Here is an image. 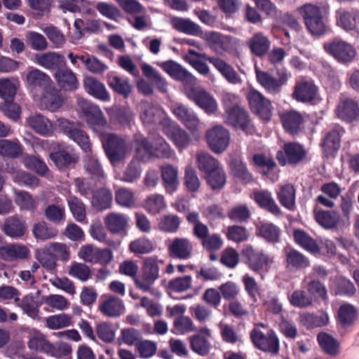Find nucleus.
Returning <instances> with one entry per match:
<instances>
[{"mask_svg":"<svg viewBox=\"0 0 359 359\" xmlns=\"http://www.w3.org/2000/svg\"><path fill=\"white\" fill-rule=\"evenodd\" d=\"M89 232L90 236L94 239H96L100 242L104 243L107 245L114 249H116L118 246L117 242L110 239H107V235L106 233L105 229L100 222L91 224Z\"/></svg>","mask_w":359,"mask_h":359,"instance_id":"56","label":"nucleus"},{"mask_svg":"<svg viewBox=\"0 0 359 359\" xmlns=\"http://www.w3.org/2000/svg\"><path fill=\"white\" fill-rule=\"evenodd\" d=\"M153 141L150 142L147 138H142L135 141V158L140 161L146 162L152 157Z\"/></svg>","mask_w":359,"mask_h":359,"instance_id":"51","label":"nucleus"},{"mask_svg":"<svg viewBox=\"0 0 359 359\" xmlns=\"http://www.w3.org/2000/svg\"><path fill=\"white\" fill-rule=\"evenodd\" d=\"M278 201L280 204L290 210H293L296 207V189L292 184H286L280 187L277 192Z\"/></svg>","mask_w":359,"mask_h":359,"instance_id":"31","label":"nucleus"},{"mask_svg":"<svg viewBox=\"0 0 359 359\" xmlns=\"http://www.w3.org/2000/svg\"><path fill=\"white\" fill-rule=\"evenodd\" d=\"M74 27L78 31L76 39H81L85 32L97 33L100 30V24L97 20L76 19L74 23Z\"/></svg>","mask_w":359,"mask_h":359,"instance_id":"52","label":"nucleus"},{"mask_svg":"<svg viewBox=\"0 0 359 359\" xmlns=\"http://www.w3.org/2000/svg\"><path fill=\"white\" fill-rule=\"evenodd\" d=\"M319 346L327 354L335 356L339 353V344L331 334L326 332H320L317 335Z\"/></svg>","mask_w":359,"mask_h":359,"instance_id":"40","label":"nucleus"},{"mask_svg":"<svg viewBox=\"0 0 359 359\" xmlns=\"http://www.w3.org/2000/svg\"><path fill=\"white\" fill-rule=\"evenodd\" d=\"M330 5L306 3L297 7L308 32L314 37H321L330 31L328 18Z\"/></svg>","mask_w":359,"mask_h":359,"instance_id":"1","label":"nucleus"},{"mask_svg":"<svg viewBox=\"0 0 359 359\" xmlns=\"http://www.w3.org/2000/svg\"><path fill=\"white\" fill-rule=\"evenodd\" d=\"M124 309L122 300L114 296L109 297L100 306V311L108 317H117L121 314Z\"/></svg>","mask_w":359,"mask_h":359,"instance_id":"37","label":"nucleus"},{"mask_svg":"<svg viewBox=\"0 0 359 359\" xmlns=\"http://www.w3.org/2000/svg\"><path fill=\"white\" fill-rule=\"evenodd\" d=\"M278 78L272 76L266 72L256 70V77L262 88L271 94H278L281 91V88L285 85L290 74L285 68L277 69Z\"/></svg>","mask_w":359,"mask_h":359,"instance_id":"11","label":"nucleus"},{"mask_svg":"<svg viewBox=\"0 0 359 359\" xmlns=\"http://www.w3.org/2000/svg\"><path fill=\"white\" fill-rule=\"evenodd\" d=\"M159 266L156 257H147L144 260L141 274L135 277L136 287L144 292H149L151 285L158 278Z\"/></svg>","mask_w":359,"mask_h":359,"instance_id":"7","label":"nucleus"},{"mask_svg":"<svg viewBox=\"0 0 359 359\" xmlns=\"http://www.w3.org/2000/svg\"><path fill=\"white\" fill-rule=\"evenodd\" d=\"M301 322L307 330H313L326 326L329 323V316L324 312L318 314L306 313L301 316Z\"/></svg>","mask_w":359,"mask_h":359,"instance_id":"39","label":"nucleus"},{"mask_svg":"<svg viewBox=\"0 0 359 359\" xmlns=\"http://www.w3.org/2000/svg\"><path fill=\"white\" fill-rule=\"evenodd\" d=\"M208 61L215 67L228 82L238 83L241 81L238 74L224 60L219 57H212V58H208Z\"/></svg>","mask_w":359,"mask_h":359,"instance_id":"27","label":"nucleus"},{"mask_svg":"<svg viewBox=\"0 0 359 359\" xmlns=\"http://www.w3.org/2000/svg\"><path fill=\"white\" fill-rule=\"evenodd\" d=\"M46 325L51 330H59L72 325V317L65 313L53 315L45 319Z\"/></svg>","mask_w":359,"mask_h":359,"instance_id":"55","label":"nucleus"},{"mask_svg":"<svg viewBox=\"0 0 359 359\" xmlns=\"http://www.w3.org/2000/svg\"><path fill=\"white\" fill-rule=\"evenodd\" d=\"M318 88L312 79L297 81L292 93L293 97L301 103H313L318 95Z\"/></svg>","mask_w":359,"mask_h":359,"instance_id":"14","label":"nucleus"},{"mask_svg":"<svg viewBox=\"0 0 359 359\" xmlns=\"http://www.w3.org/2000/svg\"><path fill=\"white\" fill-rule=\"evenodd\" d=\"M345 129L339 124L331 125L321 139L320 147L326 156H333L341 147V138Z\"/></svg>","mask_w":359,"mask_h":359,"instance_id":"12","label":"nucleus"},{"mask_svg":"<svg viewBox=\"0 0 359 359\" xmlns=\"http://www.w3.org/2000/svg\"><path fill=\"white\" fill-rule=\"evenodd\" d=\"M85 168L92 180L102 183V181L104 179V172L97 159L89 157L85 162Z\"/></svg>","mask_w":359,"mask_h":359,"instance_id":"59","label":"nucleus"},{"mask_svg":"<svg viewBox=\"0 0 359 359\" xmlns=\"http://www.w3.org/2000/svg\"><path fill=\"white\" fill-rule=\"evenodd\" d=\"M243 262L256 274L266 273L273 263V257L264 250L255 248L252 245L243 247L241 252Z\"/></svg>","mask_w":359,"mask_h":359,"instance_id":"3","label":"nucleus"},{"mask_svg":"<svg viewBox=\"0 0 359 359\" xmlns=\"http://www.w3.org/2000/svg\"><path fill=\"white\" fill-rule=\"evenodd\" d=\"M293 238L296 244L312 254H318L320 248L317 242L306 231L302 229H294Z\"/></svg>","mask_w":359,"mask_h":359,"instance_id":"28","label":"nucleus"},{"mask_svg":"<svg viewBox=\"0 0 359 359\" xmlns=\"http://www.w3.org/2000/svg\"><path fill=\"white\" fill-rule=\"evenodd\" d=\"M113 121L123 126H129L133 118V114L130 108L121 107L115 109L111 114Z\"/></svg>","mask_w":359,"mask_h":359,"instance_id":"62","label":"nucleus"},{"mask_svg":"<svg viewBox=\"0 0 359 359\" xmlns=\"http://www.w3.org/2000/svg\"><path fill=\"white\" fill-rule=\"evenodd\" d=\"M208 47L217 54H222L226 50L229 37L219 32H210L205 34Z\"/></svg>","mask_w":359,"mask_h":359,"instance_id":"35","label":"nucleus"},{"mask_svg":"<svg viewBox=\"0 0 359 359\" xmlns=\"http://www.w3.org/2000/svg\"><path fill=\"white\" fill-rule=\"evenodd\" d=\"M251 198L264 209L275 216L280 215L281 210L272 196V193L267 189H259L253 191Z\"/></svg>","mask_w":359,"mask_h":359,"instance_id":"18","label":"nucleus"},{"mask_svg":"<svg viewBox=\"0 0 359 359\" xmlns=\"http://www.w3.org/2000/svg\"><path fill=\"white\" fill-rule=\"evenodd\" d=\"M129 218L122 213L111 212L104 218L107 229L112 234H122L126 231Z\"/></svg>","mask_w":359,"mask_h":359,"instance_id":"22","label":"nucleus"},{"mask_svg":"<svg viewBox=\"0 0 359 359\" xmlns=\"http://www.w3.org/2000/svg\"><path fill=\"white\" fill-rule=\"evenodd\" d=\"M181 122L193 135H196L199 121L194 111L181 105Z\"/></svg>","mask_w":359,"mask_h":359,"instance_id":"57","label":"nucleus"},{"mask_svg":"<svg viewBox=\"0 0 359 359\" xmlns=\"http://www.w3.org/2000/svg\"><path fill=\"white\" fill-rule=\"evenodd\" d=\"M262 304L266 310L274 315H278L282 311V304L278 296L274 292H268L266 294L261 297Z\"/></svg>","mask_w":359,"mask_h":359,"instance_id":"58","label":"nucleus"},{"mask_svg":"<svg viewBox=\"0 0 359 359\" xmlns=\"http://www.w3.org/2000/svg\"><path fill=\"white\" fill-rule=\"evenodd\" d=\"M36 258L42 266L48 271H53L56 267V255L51 253L46 247L36 250Z\"/></svg>","mask_w":359,"mask_h":359,"instance_id":"61","label":"nucleus"},{"mask_svg":"<svg viewBox=\"0 0 359 359\" xmlns=\"http://www.w3.org/2000/svg\"><path fill=\"white\" fill-rule=\"evenodd\" d=\"M280 118L285 130L292 135L298 134L304 123L302 114L294 110L285 111Z\"/></svg>","mask_w":359,"mask_h":359,"instance_id":"25","label":"nucleus"},{"mask_svg":"<svg viewBox=\"0 0 359 359\" xmlns=\"http://www.w3.org/2000/svg\"><path fill=\"white\" fill-rule=\"evenodd\" d=\"M80 107L88 127L100 137L104 135L107 121L100 107L87 100L81 101Z\"/></svg>","mask_w":359,"mask_h":359,"instance_id":"4","label":"nucleus"},{"mask_svg":"<svg viewBox=\"0 0 359 359\" xmlns=\"http://www.w3.org/2000/svg\"><path fill=\"white\" fill-rule=\"evenodd\" d=\"M232 175L241 183L248 184L253 181L252 175L248 171L245 163L233 160L229 164Z\"/></svg>","mask_w":359,"mask_h":359,"instance_id":"48","label":"nucleus"},{"mask_svg":"<svg viewBox=\"0 0 359 359\" xmlns=\"http://www.w3.org/2000/svg\"><path fill=\"white\" fill-rule=\"evenodd\" d=\"M161 177L166 192L172 194L177 189V170L170 165L161 167Z\"/></svg>","mask_w":359,"mask_h":359,"instance_id":"43","label":"nucleus"},{"mask_svg":"<svg viewBox=\"0 0 359 359\" xmlns=\"http://www.w3.org/2000/svg\"><path fill=\"white\" fill-rule=\"evenodd\" d=\"M196 163L198 169L204 173V175H208L221 166L218 160L207 152L198 153Z\"/></svg>","mask_w":359,"mask_h":359,"instance_id":"45","label":"nucleus"},{"mask_svg":"<svg viewBox=\"0 0 359 359\" xmlns=\"http://www.w3.org/2000/svg\"><path fill=\"white\" fill-rule=\"evenodd\" d=\"M337 24L346 31L357 30L359 27V10L337 12Z\"/></svg>","mask_w":359,"mask_h":359,"instance_id":"30","label":"nucleus"},{"mask_svg":"<svg viewBox=\"0 0 359 359\" xmlns=\"http://www.w3.org/2000/svg\"><path fill=\"white\" fill-rule=\"evenodd\" d=\"M276 23L280 27H288L290 29L298 31L301 27L297 17L290 13H282L279 10V13L275 18Z\"/></svg>","mask_w":359,"mask_h":359,"instance_id":"64","label":"nucleus"},{"mask_svg":"<svg viewBox=\"0 0 359 359\" xmlns=\"http://www.w3.org/2000/svg\"><path fill=\"white\" fill-rule=\"evenodd\" d=\"M22 146L17 139L15 140L0 139L1 156L11 158H18L22 155Z\"/></svg>","mask_w":359,"mask_h":359,"instance_id":"42","label":"nucleus"},{"mask_svg":"<svg viewBox=\"0 0 359 359\" xmlns=\"http://www.w3.org/2000/svg\"><path fill=\"white\" fill-rule=\"evenodd\" d=\"M224 235L228 241L237 243L245 242L249 238L248 229L245 226L238 224L227 226Z\"/></svg>","mask_w":359,"mask_h":359,"instance_id":"53","label":"nucleus"},{"mask_svg":"<svg viewBox=\"0 0 359 359\" xmlns=\"http://www.w3.org/2000/svg\"><path fill=\"white\" fill-rule=\"evenodd\" d=\"M251 111L259 116L264 121H269L274 109L271 100L259 91L250 89L246 95Z\"/></svg>","mask_w":359,"mask_h":359,"instance_id":"10","label":"nucleus"},{"mask_svg":"<svg viewBox=\"0 0 359 359\" xmlns=\"http://www.w3.org/2000/svg\"><path fill=\"white\" fill-rule=\"evenodd\" d=\"M252 213L247 204L240 203L231 207L228 212L227 217L232 222L238 223H247L251 218Z\"/></svg>","mask_w":359,"mask_h":359,"instance_id":"44","label":"nucleus"},{"mask_svg":"<svg viewBox=\"0 0 359 359\" xmlns=\"http://www.w3.org/2000/svg\"><path fill=\"white\" fill-rule=\"evenodd\" d=\"M112 193L106 188L95 190L92 195L91 205L98 211H102L111 208Z\"/></svg>","mask_w":359,"mask_h":359,"instance_id":"32","label":"nucleus"},{"mask_svg":"<svg viewBox=\"0 0 359 359\" xmlns=\"http://www.w3.org/2000/svg\"><path fill=\"white\" fill-rule=\"evenodd\" d=\"M104 152L111 164H116L126 156L127 147L123 139L110 133L100 137Z\"/></svg>","mask_w":359,"mask_h":359,"instance_id":"9","label":"nucleus"},{"mask_svg":"<svg viewBox=\"0 0 359 359\" xmlns=\"http://www.w3.org/2000/svg\"><path fill=\"white\" fill-rule=\"evenodd\" d=\"M32 233L36 240L46 241L57 236L58 231L44 221L33 225Z\"/></svg>","mask_w":359,"mask_h":359,"instance_id":"47","label":"nucleus"},{"mask_svg":"<svg viewBox=\"0 0 359 359\" xmlns=\"http://www.w3.org/2000/svg\"><path fill=\"white\" fill-rule=\"evenodd\" d=\"M336 111L340 119L351 123L359 117V102L351 97L341 99L338 103Z\"/></svg>","mask_w":359,"mask_h":359,"instance_id":"17","label":"nucleus"},{"mask_svg":"<svg viewBox=\"0 0 359 359\" xmlns=\"http://www.w3.org/2000/svg\"><path fill=\"white\" fill-rule=\"evenodd\" d=\"M50 81V76L38 69L29 70L26 75V84L32 90H44Z\"/></svg>","mask_w":359,"mask_h":359,"instance_id":"26","label":"nucleus"},{"mask_svg":"<svg viewBox=\"0 0 359 359\" xmlns=\"http://www.w3.org/2000/svg\"><path fill=\"white\" fill-rule=\"evenodd\" d=\"M59 129L69 139L76 143L86 153H90L92 144L89 135L77 123L65 118L58 119Z\"/></svg>","mask_w":359,"mask_h":359,"instance_id":"6","label":"nucleus"},{"mask_svg":"<svg viewBox=\"0 0 359 359\" xmlns=\"http://www.w3.org/2000/svg\"><path fill=\"white\" fill-rule=\"evenodd\" d=\"M257 236L267 243H278L280 239L281 230L271 222H261L257 227Z\"/></svg>","mask_w":359,"mask_h":359,"instance_id":"29","label":"nucleus"},{"mask_svg":"<svg viewBox=\"0 0 359 359\" xmlns=\"http://www.w3.org/2000/svg\"><path fill=\"white\" fill-rule=\"evenodd\" d=\"M53 77L57 86L64 91H75L79 88V82L76 74L67 66L55 72Z\"/></svg>","mask_w":359,"mask_h":359,"instance_id":"19","label":"nucleus"},{"mask_svg":"<svg viewBox=\"0 0 359 359\" xmlns=\"http://www.w3.org/2000/svg\"><path fill=\"white\" fill-rule=\"evenodd\" d=\"M50 158L55 166L60 169L67 168L78 161L76 155L65 150H58L50 154Z\"/></svg>","mask_w":359,"mask_h":359,"instance_id":"50","label":"nucleus"},{"mask_svg":"<svg viewBox=\"0 0 359 359\" xmlns=\"http://www.w3.org/2000/svg\"><path fill=\"white\" fill-rule=\"evenodd\" d=\"M27 123L32 129L40 135H46L52 132V123L41 114L29 116Z\"/></svg>","mask_w":359,"mask_h":359,"instance_id":"46","label":"nucleus"},{"mask_svg":"<svg viewBox=\"0 0 359 359\" xmlns=\"http://www.w3.org/2000/svg\"><path fill=\"white\" fill-rule=\"evenodd\" d=\"M107 84L116 93L127 98L131 93V86L128 79H123L113 72L107 74Z\"/></svg>","mask_w":359,"mask_h":359,"instance_id":"36","label":"nucleus"},{"mask_svg":"<svg viewBox=\"0 0 359 359\" xmlns=\"http://www.w3.org/2000/svg\"><path fill=\"white\" fill-rule=\"evenodd\" d=\"M246 43L252 55L262 57L269 53L271 42L262 32H257L253 34Z\"/></svg>","mask_w":359,"mask_h":359,"instance_id":"21","label":"nucleus"},{"mask_svg":"<svg viewBox=\"0 0 359 359\" xmlns=\"http://www.w3.org/2000/svg\"><path fill=\"white\" fill-rule=\"evenodd\" d=\"M29 254V249L24 245H10L0 247V257L6 261L25 259Z\"/></svg>","mask_w":359,"mask_h":359,"instance_id":"34","label":"nucleus"},{"mask_svg":"<svg viewBox=\"0 0 359 359\" xmlns=\"http://www.w3.org/2000/svg\"><path fill=\"white\" fill-rule=\"evenodd\" d=\"M85 90L93 97L107 102L110 100V95L104 84L93 76H86L83 80Z\"/></svg>","mask_w":359,"mask_h":359,"instance_id":"24","label":"nucleus"},{"mask_svg":"<svg viewBox=\"0 0 359 359\" xmlns=\"http://www.w3.org/2000/svg\"><path fill=\"white\" fill-rule=\"evenodd\" d=\"M307 151L304 147L298 142H286L282 149L278 151L276 158L280 166L289 164L292 166L302 163L306 156Z\"/></svg>","mask_w":359,"mask_h":359,"instance_id":"8","label":"nucleus"},{"mask_svg":"<svg viewBox=\"0 0 359 359\" xmlns=\"http://www.w3.org/2000/svg\"><path fill=\"white\" fill-rule=\"evenodd\" d=\"M189 344L191 350L200 355H207L210 345L207 339L200 334H194L189 337Z\"/></svg>","mask_w":359,"mask_h":359,"instance_id":"60","label":"nucleus"},{"mask_svg":"<svg viewBox=\"0 0 359 359\" xmlns=\"http://www.w3.org/2000/svg\"><path fill=\"white\" fill-rule=\"evenodd\" d=\"M26 223L17 217L8 218L4 224V233L12 238H20L26 232Z\"/></svg>","mask_w":359,"mask_h":359,"instance_id":"38","label":"nucleus"},{"mask_svg":"<svg viewBox=\"0 0 359 359\" xmlns=\"http://www.w3.org/2000/svg\"><path fill=\"white\" fill-rule=\"evenodd\" d=\"M323 48L327 54L343 64L351 62L356 55V50L351 43L338 38L324 43Z\"/></svg>","mask_w":359,"mask_h":359,"instance_id":"5","label":"nucleus"},{"mask_svg":"<svg viewBox=\"0 0 359 359\" xmlns=\"http://www.w3.org/2000/svg\"><path fill=\"white\" fill-rule=\"evenodd\" d=\"M252 344L259 351L271 355L280 353V339L276 332L263 323L255 325L250 332Z\"/></svg>","mask_w":359,"mask_h":359,"instance_id":"2","label":"nucleus"},{"mask_svg":"<svg viewBox=\"0 0 359 359\" xmlns=\"http://www.w3.org/2000/svg\"><path fill=\"white\" fill-rule=\"evenodd\" d=\"M36 63L40 66L55 72L59 71L62 67L67 66L65 57L55 52H47L36 55Z\"/></svg>","mask_w":359,"mask_h":359,"instance_id":"23","label":"nucleus"},{"mask_svg":"<svg viewBox=\"0 0 359 359\" xmlns=\"http://www.w3.org/2000/svg\"><path fill=\"white\" fill-rule=\"evenodd\" d=\"M206 184L212 190L219 191L226 184V172L223 167L219 166L214 171L204 175Z\"/></svg>","mask_w":359,"mask_h":359,"instance_id":"33","label":"nucleus"},{"mask_svg":"<svg viewBox=\"0 0 359 359\" xmlns=\"http://www.w3.org/2000/svg\"><path fill=\"white\" fill-rule=\"evenodd\" d=\"M188 97L208 114H213L217 110L216 100L203 89L199 88L196 91L190 92Z\"/></svg>","mask_w":359,"mask_h":359,"instance_id":"20","label":"nucleus"},{"mask_svg":"<svg viewBox=\"0 0 359 359\" xmlns=\"http://www.w3.org/2000/svg\"><path fill=\"white\" fill-rule=\"evenodd\" d=\"M67 201L75 219L79 222H84L86 220L85 205L82 201L75 196H69Z\"/></svg>","mask_w":359,"mask_h":359,"instance_id":"54","label":"nucleus"},{"mask_svg":"<svg viewBox=\"0 0 359 359\" xmlns=\"http://www.w3.org/2000/svg\"><path fill=\"white\" fill-rule=\"evenodd\" d=\"M284 253L285 268L288 271L294 272L298 270H304L311 265L309 259L295 248H285Z\"/></svg>","mask_w":359,"mask_h":359,"instance_id":"16","label":"nucleus"},{"mask_svg":"<svg viewBox=\"0 0 359 359\" xmlns=\"http://www.w3.org/2000/svg\"><path fill=\"white\" fill-rule=\"evenodd\" d=\"M307 291L310 297L316 299L325 301L328 299L326 286L318 280L309 281L307 284Z\"/></svg>","mask_w":359,"mask_h":359,"instance_id":"63","label":"nucleus"},{"mask_svg":"<svg viewBox=\"0 0 359 359\" xmlns=\"http://www.w3.org/2000/svg\"><path fill=\"white\" fill-rule=\"evenodd\" d=\"M248 112L238 105L226 109V124L236 129L245 131L250 125Z\"/></svg>","mask_w":359,"mask_h":359,"instance_id":"15","label":"nucleus"},{"mask_svg":"<svg viewBox=\"0 0 359 359\" xmlns=\"http://www.w3.org/2000/svg\"><path fill=\"white\" fill-rule=\"evenodd\" d=\"M229 133L221 126H216L206 131V142L215 153H222L226 149L229 143Z\"/></svg>","mask_w":359,"mask_h":359,"instance_id":"13","label":"nucleus"},{"mask_svg":"<svg viewBox=\"0 0 359 359\" xmlns=\"http://www.w3.org/2000/svg\"><path fill=\"white\" fill-rule=\"evenodd\" d=\"M314 219L316 222L325 229H333L337 226L339 216L334 211L331 210H315Z\"/></svg>","mask_w":359,"mask_h":359,"instance_id":"49","label":"nucleus"},{"mask_svg":"<svg viewBox=\"0 0 359 359\" xmlns=\"http://www.w3.org/2000/svg\"><path fill=\"white\" fill-rule=\"evenodd\" d=\"M338 321L344 328L350 327L357 319V311L351 304H344L339 307Z\"/></svg>","mask_w":359,"mask_h":359,"instance_id":"41","label":"nucleus"}]
</instances>
